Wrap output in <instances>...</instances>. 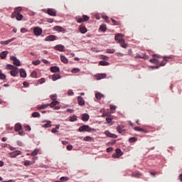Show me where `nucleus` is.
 Here are the masks:
<instances>
[{"mask_svg": "<svg viewBox=\"0 0 182 182\" xmlns=\"http://www.w3.org/2000/svg\"><path fill=\"white\" fill-rule=\"evenodd\" d=\"M123 36H124L123 34L117 33L114 36V41H116L117 43H119L121 48L126 49L127 48V43H126V41H124Z\"/></svg>", "mask_w": 182, "mask_h": 182, "instance_id": "f257e3e1", "label": "nucleus"}, {"mask_svg": "<svg viewBox=\"0 0 182 182\" xmlns=\"http://www.w3.org/2000/svg\"><path fill=\"white\" fill-rule=\"evenodd\" d=\"M90 18L87 15H83L82 17H76V21L77 23H82V22H87Z\"/></svg>", "mask_w": 182, "mask_h": 182, "instance_id": "f03ea898", "label": "nucleus"}, {"mask_svg": "<svg viewBox=\"0 0 182 182\" xmlns=\"http://www.w3.org/2000/svg\"><path fill=\"white\" fill-rule=\"evenodd\" d=\"M43 12L50 15V16H56V10L55 9H48L47 11L43 10Z\"/></svg>", "mask_w": 182, "mask_h": 182, "instance_id": "7ed1b4c3", "label": "nucleus"}, {"mask_svg": "<svg viewBox=\"0 0 182 182\" xmlns=\"http://www.w3.org/2000/svg\"><path fill=\"white\" fill-rule=\"evenodd\" d=\"M92 130V128H90V127H89V125H82L81 127H79L78 129V132H90V131Z\"/></svg>", "mask_w": 182, "mask_h": 182, "instance_id": "20e7f679", "label": "nucleus"}, {"mask_svg": "<svg viewBox=\"0 0 182 182\" xmlns=\"http://www.w3.org/2000/svg\"><path fill=\"white\" fill-rule=\"evenodd\" d=\"M21 12H22V7H16L14 9V11L12 13L11 17L14 18L16 15L21 14Z\"/></svg>", "mask_w": 182, "mask_h": 182, "instance_id": "39448f33", "label": "nucleus"}, {"mask_svg": "<svg viewBox=\"0 0 182 182\" xmlns=\"http://www.w3.org/2000/svg\"><path fill=\"white\" fill-rule=\"evenodd\" d=\"M42 28H41L40 27H35L33 28V33L35 36H41L42 35Z\"/></svg>", "mask_w": 182, "mask_h": 182, "instance_id": "423d86ee", "label": "nucleus"}, {"mask_svg": "<svg viewBox=\"0 0 182 182\" xmlns=\"http://www.w3.org/2000/svg\"><path fill=\"white\" fill-rule=\"evenodd\" d=\"M21 153L22 152L21 151L17 150V151H15L14 152H10L9 154V156L11 159H15V157H17V156H21Z\"/></svg>", "mask_w": 182, "mask_h": 182, "instance_id": "0eeeda50", "label": "nucleus"}, {"mask_svg": "<svg viewBox=\"0 0 182 182\" xmlns=\"http://www.w3.org/2000/svg\"><path fill=\"white\" fill-rule=\"evenodd\" d=\"M115 153V154H112L113 159H119V157H122L123 155L120 149H117Z\"/></svg>", "mask_w": 182, "mask_h": 182, "instance_id": "6e6552de", "label": "nucleus"}, {"mask_svg": "<svg viewBox=\"0 0 182 182\" xmlns=\"http://www.w3.org/2000/svg\"><path fill=\"white\" fill-rule=\"evenodd\" d=\"M10 59H11V60H13L14 65H15L16 66H21V61H19V60H18V58H16V57L11 56Z\"/></svg>", "mask_w": 182, "mask_h": 182, "instance_id": "1a4fd4ad", "label": "nucleus"}, {"mask_svg": "<svg viewBox=\"0 0 182 182\" xmlns=\"http://www.w3.org/2000/svg\"><path fill=\"white\" fill-rule=\"evenodd\" d=\"M123 129H124V125H118L117 127V131L118 133H119V134H124V133H126V130Z\"/></svg>", "mask_w": 182, "mask_h": 182, "instance_id": "9d476101", "label": "nucleus"}, {"mask_svg": "<svg viewBox=\"0 0 182 182\" xmlns=\"http://www.w3.org/2000/svg\"><path fill=\"white\" fill-rule=\"evenodd\" d=\"M58 39V37L55 35H50L48 36H47L46 38H45V41L46 42H49V41H56Z\"/></svg>", "mask_w": 182, "mask_h": 182, "instance_id": "9b49d317", "label": "nucleus"}, {"mask_svg": "<svg viewBox=\"0 0 182 182\" xmlns=\"http://www.w3.org/2000/svg\"><path fill=\"white\" fill-rule=\"evenodd\" d=\"M105 134L107 136V137H110L111 139H117V135L114 134H112L109 131H105Z\"/></svg>", "mask_w": 182, "mask_h": 182, "instance_id": "f8f14e48", "label": "nucleus"}, {"mask_svg": "<svg viewBox=\"0 0 182 182\" xmlns=\"http://www.w3.org/2000/svg\"><path fill=\"white\" fill-rule=\"evenodd\" d=\"M18 73H19V70L17 67H16L14 70H11L10 71V74L11 76H14V77L18 76Z\"/></svg>", "mask_w": 182, "mask_h": 182, "instance_id": "ddd939ff", "label": "nucleus"}, {"mask_svg": "<svg viewBox=\"0 0 182 182\" xmlns=\"http://www.w3.org/2000/svg\"><path fill=\"white\" fill-rule=\"evenodd\" d=\"M55 50H58L59 52H65V46L62 45H57L54 47Z\"/></svg>", "mask_w": 182, "mask_h": 182, "instance_id": "4468645a", "label": "nucleus"}, {"mask_svg": "<svg viewBox=\"0 0 182 182\" xmlns=\"http://www.w3.org/2000/svg\"><path fill=\"white\" fill-rule=\"evenodd\" d=\"M79 31L80 33H86V32H87V28H86V26L81 25L79 27Z\"/></svg>", "mask_w": 182, "mask_h": 182, "instance_id": "2eb2a0df", "label": "nucleus"}, {"mask_svg": "<svg viewBox=\"0 0 182 182\" xmlns=\"http://www.w3.org/2000/svg\"><path fill=\"white\" fill-rule=\"evenodd\" d=\"M77 102H78V105L80 106H85V100H83V97L78 96L77 97Z\"/></svg>", "mask_w": 182, "mask_h": 182, "instance_id": "dca6fc26", "label": "nucleus"}, {"mask_svg": "<svg viewBox=\"0 0 182 182\" xmlns=\"http://www.w3.org/2000/svg\"><path fill=\"white\" fill-rule=\"evenodd\" d=\"M97 80H101V79H106V74H97L95 75Z\"/></svg>", "mask_w": 182, "mask_h": 182, "instance_id": "f3484780", "label": "nucleus"}, {"mask_svg": "<svg viewBox=\"0 0 182 182\" xmlns=\"http://www.w3.org/2000/svg\"><path fill=\"white\" fill-rule=\"evenodd\" d=\"M16 39L15 38H11L9 40L5 41H1V45H9V43H11V42H14V40Z\"/></svg>", "mask_w": 182, "mask_h": 182, "instance_id": "a211bd4d", "label": "nucleus"}, {"mask_svg": "<svg viewBox=\"0 0 182 182\" xmlns=\"http://www.w3.org/2000/svg\"><path fill=\"white\" fill-rule=\"evenodd\" d=\"M153 58H154L149 60V62H151V63H159V60L156 59V58H159V55L154 54Z\"/></svg>", "mask_w": 182, "mask_h": 182, "instance_id": "6ab92c4d", "label": "nucleus"}, {"mask_svg": "<svg viewBox=\"0 0 182 182\" xmlns=\"http://www.w3.org/2000/svg\"><path fill=\"white\" fill-rule=\"evenodd\" d=\"M15 132H20V130H22V125H21L20 123H17L15 124L14 127Z\"/></svg>", "mask_w": 182, "mask_h": 182, "instance_id": "aec40b11", "label": "nucleus"}, {"mask_svg": "<svg viewBox=\"0 0 182 182\" xmlns=\"http://www.w3.org/2000/svg\"><path fill=\"white\" fill-rule=\"evenodd\" d=\"M60 69L58 67L56 66H53L50 68V72H52L53 73H58V72H60Z\"/></svg>", "mask_w": 182, "mask_h": 182, "instance_id": "412c9836", "label": "nucleus"}, {"mask_svg": "<svg viewBox=\"0 0 182 182\" xmlns=\"http://www.w3.org/2000/svg\"><path fill=\"white\" fill-rule=\"evenodd\" d=\"M19 72L21 77H26V71H25V69L21 68Z\"/></svg>", "mask_w": 182, "mask_h": 182, "instance_id": "4be33fe9", "label": "nucleus"}, {"mask_svg": "<svg viewBox=\"0 0 182 182\" xmlns=\"http://www.w3.org/2000/svg\"><path fill=\"white\" fill-rule=\"evenodd\" d=\"M134 129L135 130V132H141V133H147V131L141 128L140 127H135L134 128Z\"/></svg>", "mask_w": 182, "mask_h": 182, "instance_id": "5701e85b", "label": "nucleus"}, {"mask_svg": "<svg viewBox=\"0 0 182 182\" xmlns=\"http://www.w3.org/2000/svg\"><path fill=\"white\" fill-rule=\"evenodd\" d=\"M89 119H90L89 114H83L82 115V120L83 122H87V121L89 120Z\"/></svg>", "mask_w": 182, "mask_h": 182, "instance_id": "b1692460", "label": "nucleus"}, {"mask_svg": "<svg viewBox=\"0 0 182 182\" xmlns=\"http://www.w3.org/2000/svg\"><path fill=\"white\" fill-rule=\"evenodd\" d=\"M60 75L59 74H54L52 75V80H53V82L58 80V79H60Z\"/></svg>", "mask_w": 182, "mask_h": 182, "instance_id": "393cba45", "label": "nucleus"}, {"mask_svg": "<svg viewBox=\"0 0 182 182\" xmlns=\"http://www.w3.org/2000/svg\"><path fill=\"white\" fill-rule=\"evenodd\" d=\"M60 60L63 63H68L69 60L65 55H60Z\"/></svg>", "mask_w": 182, "mask_h": 182, "instance_id": "a878e982", "label": "nucleus"}, {"mask_svg": "<svg viewBox=\"0 0 182 182\" xmlns=\"http://www.w3.org/2000/svg\"><path fill=\"white\" fill-rule=\"evenodd\" d=\"M43 127H46V129L52 127V122L46 121V124H43Z\"/></svg>", "mask_w": 182, "mask_h": 182, "instance_id": "bb28decb", "label": "nucleus"}, {"mask_svg": "<svg viewBox=\"0 0 182 182\" xmlns=\"http://www.w3.org/2000/svg\"><path fill=\"white\" fill-rule=\"evenodd\" d=\"M49 104H45V105H41L40 106L38 107V110H42L43 109H46L47 107H48Z\"/></svg>", "mask_w": 182, "mask_h": 182, "instance_id": "cd10ccee", "label": "nucleus"}, {"mask_svg": "<svg viewBox=\"0 0 182 182\" xmlns=\"http://www.w3.org/2000/svg\"><path fill=\"white\" fill-rule=\"evenodd\" d=\"M6 55H8V51H3L0 53V58L1 59H5V58H6Z\"/></svg>", "mask_w": 182, "mask_h": 182, "instance_id": "c85d7f7f", "label": "nucleus"}, {"mask_svg": "<svg viewBox=\"0 0 182 182\" xmlns=\"http://www.w3.org/2000/svg\"><path fill=\"white\" fill-rule=\"evenodd\" d=\"M17 21H22L23 19V16L22 14H16V16L14 17Z\"/></svg>", "mask_w": 182, "mask_h": 182, "instance_id": "c756f323", "label": "nucleus"}, {"mask_svg": "<svg viewBox=\"0 0 182 182\" xmlns=\"http://www.w3.org/2000/svg\"><path fill=\"white\" fill-rule=\"evenodd\" d=\"M141 176V173H140V172H134L132 174V177H136V178H139V177H140Z\"/></svg>", "mask_w": 182, "mask_h": 182, "instance_id": "7c9ffc66", "label": "nucleus"}, {"mask_svg": "<svg viewBox=\"0 0 182 182\" xmlns=\"http://www.w3.org/2000/svg\"><path fill=\"white\" fill-rule=\"evenodd\" d=\"M69 122H77V117L76 115H73V117H70Z\"/></svg>", "mask_w": 182, "mask_h": 182, "instance_id": "2f4dec72", "label": "nucleus"}, {"mask_svg": "<svg viewBox=\"0 0 182 182\" xmlns=\"http://www.w3.org/2000/svg\"><path fill=\"white\" fill-rule=\"evenodd\" d=\"M16 67H15L14 65H12L11 64H8L6 66V69H7L8 70H13L14 68H16Z\"/></svg>", "mask_w": 182, "mask_h": 182, "instance_id": "473e14b6", "label": "nucleus"}, {"mask_svg": "<svg viewBox=\"0 0 182 182\" xmlns=\"http://www.w3.org/2000/svg\"><path fill=\"white\" fill-rule=\"evenodd\" d=\"M95 97H96V99H97V100H100V99H102V97H103V95L100 92H97L95 94Z\"/></svg>", "mask_w": 182, "mask_h": 182, "instance_id": "72a5a7b5", "label": "nucleus"}, {"mask_svg": "<svg viewBox=\"0 0 182 182\" xmlns=\"http://www.w3.org/2000/svg\"><path fill=\"white\" fill-rule=\"evenodd\" d=\"M136 58H139V59H149L147 55L146 54H142V55H137Z\"/></svg>", "mask_w": 182, "mask_h": 182, "instance_id": "f704fd0d", "label": "nucleus"}, {"mask_svg": "<svg viewBox=\"0 0 182 182\" xmlns=\"http://www.w3.org/2000/svg\"><path fill=\"white\" fill-rule=\"evenodd\" d=\"M84 141H92L93 138H92L90 136H87L83 138Z\"/></svg>", "mask_w": 182, "mask_h": 182, "instance_id": "c9c22d12", "label": "nucleus"}, {"mask_svg": "<svg viewBox=\"0 0 182 182\" xmlns=\"http://www.w3.org/2000/svg\"><path fill=\"white\" fill-rule=\"evenodd\" d=\"M99 65H100L101 66H109V63L102 60L99 62Z\"/></svg>", "mask_w": 182, "mask_h": 182, "instance_id": "e433bc0d", "label": "nucleus"}, {"mask_svg": "<svg viewBox=\"0 0 182 182\" xmlns=\"http://www.w3.org/2000/svg\"><path fill=\"white\" fill-rule=\"evenodd\" d=\"M58 103H59L58 101H53V102H51L50 104H49V106L50 107H55V106H56V105H58Z\"/></svg>", "mask_w": 182, "mask_h": 182, "instance_id": "4c0bfd02", "label": "nucleus"}, {"mask_svg": "<svg viewBox=\"0 0 182 182\" xmlns=\"http://www.w3.org/2000/svg\"><path fill=\"white\" fill-rule=\"evenodd\" d=\"M33 163H35V162H32L31 161L26 160L24 161V166H32Z\"/></svg>", "mask_w": 182, "mask_h": 182, "instance_id": "58836bf2", "label": "nucleus"}, {"mask_svg": "<svg viewBox=\"0 0 182 182\" xmlns=\"http://www.w3.org/2000/svg\"><path fill=\"white\" fill-rule=\"evenodd\" d=\"M129 143H136L137 141V138L136 137H131L129 139Z\"/></svg>", "mask_w": 182, "mask_h": 182, "instance_id": "ea45409f", "label": "nucleus"}, {"mask_svg": "<svg viewBox=\"0 0 182 182\" xmlns=\"http://www.w3.org/2000/svg\"><path fill=\"white\" fill-rule=\"evenodd\" d=\"M32 117H41V114L38 112H34L32 113Z\"/></svg>", "mask_w": 182, "mask_h": 182, "instance_id": "a19ab883", "label": "nucleus"}, {"mask_svg": "<svg viewBox=\"0 0 182 182\" xmlns=\"http://www.w3.org/2000/svg\"><path fill=\"white\" fill-rule=\"evenodd\" d=\"M39 153V149H36L33 152H31V156H36Z\"/></svg>", "mask_w": 182, "mask_h": 182, "instance_id": "79ce46f5", "label": "nucleus"}, {"mask_svg": "<svg viewBox=\"0 0 182 182\" xmlns=\"http://www.w3.org/2000/svg\"><path fill=\"white\" fill-rule=\"evenodd\" d=\"M54 29L55 31H58V32H62V31H63V28H62V27H60L59 26H55Z\"/></svg>", "mask_w": 182, "mask_h": 182, "instance_id": "37998d69", "label": "nucleus"}, {"mask_svg": "<svg viewBox=\"0 0 182 182\" xmlns=\"http://www.w3.org/2000/svg\"><path fill=\"white\" fill-rule=\"evenodd\" d=\"M111 21H112L113 25H115V26L120 25V22L119 21H116V20H114L113 18H111Z\"/></svg>", "mask_w": 182, "mask_h": 182, "instance_id": "c03bdc74", "label": "nucleus"}, {"mask_svg": "<svg viewBox=\"0 0 182 182\" xmlns=\"http://www.w3.org/2000/svg\"><path fill=\"white\" fill-rule=\"evenodd\" d=\"M100 31H102V32H106V29H107V27H106V25L105 24H103L100 26Z\"/></svg>", "mask_w": 182, "mask_h": 182, "instance_id": "a18cd8bd", "label": "nucleus"}, {"mask_svg": "<svg viewBox=\"0 0 182 182\" xmlns=\"http://www.w3.org/2000/svg\"><path fill=\"white\" fill-rule=\"evenodd\" d=\"M60 181H69V177L63 176L60 178Z\"/></svg>", "mask_w": 182, "mask_h": 182, "instance_id": "49530a36", "label": "nucleus"}, {"mask_svg": "<svg viewBox=\"0 0 182 182\" xmlns=\"http://www.w3.org/2000/svg\"><path fill=\"white\" fill-rule=\"evenodd\" d=\"M72 73H79V72H80V69L79 68H73L71 70Z\"/></svg>", "mask_w": 182, "mask_h": 182, "instance_id": "de8ad7c7", "label": "nucleus"}, {"mask_svg": "<svg viewBox=\"0 0 182 182\" xmlns=\"http://www.w3.org/2000/svg\"><path fill=\"white\" fill-rule=\"evenodd\" d=\"M102 18L105 19L107 23H110V21H109V17L107 16H103Z\"/></svg>", "mask_w": 182, "mask_h": 182, "instance_id": "09e8293b", "label": "nucleus"}, {"mask_svg": "<svg viewBox=\"0 0 182 182\" xmlns=\"http://www.w3.org/2000/svg\"><path fill=\"white\" fill-rule=\"evenodd\" d=\"M166 63H167V60L164 59L160 63V66H166Z\"/></svg>", "mask_w": 182, "mask_h": 182, "instance_id": "8fccbe9b", "label": "nucleus"}, {"mask_svg": "<svg viewBox=\"0 0 182 182\" xmlns=\"http://www.w3.org/2000/svg\"><path fill=\"white\" fill-rule=\"evenodd\" d=\"M107 53H114V48H109L107 49Z\"/></svg>", "mask_w": 182, "mask_h": 182, "instance_id": "3c124183", "label": "nucleus"}, {"mask_svg": "<svg viewBox=\"0 0 182 182\" xmlns=\"http://www.w3.org/2000/svg\"><path fill=\"white\" fill-rule=\"evenodd\" d=\"M32 63L35 65V66H37V65H41V60L33 61Z\"/></svg>", "mask_w": 182, "mask_h": 182, "instance_id": "603ef678", "label": "nucleus"}, {"mask_svg": "<svg viewBox=\"0 0 182 182\" xmlns=\"http://www.w3.org/2000/svg\"><path fill=\"white\" fill-rule=\"evenodd\" d=\"M26 132H31V126L29 125H26L25 127H24Z\"/></svg>", "mask_w": 182, "mask_h": 182, "instance_id": "864d4df0", "label": "nucleus"}, {"mask_svg": "<svg viewBox=\"0 0 182 182\" xmlns=\"http://www.w3.org/2000/svg\"><path fill=\"white\" fill-rule=\"evenodd\" d=\"M6 76L5 75V74L0 73V79H1V80H4V79H6Z\"/></svg>", "mask_w": 182, "mask_h": 182, "instance_id": "5fc2aeb1", "label": "nucleus"}, {"mask_svg": "<svg viewBox=\"0 0 182 182\" xmlns=\"http://www.w3.org/2000/svg\"><path fill=\"white\" fill-rule=\"evenodd\" d=\"M68 96H73V95H75V93L73 92V90H69L68 92Z\"/></svg>", "mask_w": 182, "mask_h": 182, "instance_id": "6e6d98bb", "label": "nucleus"}, {"mask_svg": "<svg viewBox=\"0 0 182 182\" xmlns=\"http://www.w3.org/2000/svg\"><path fill=\"white\" fill-rule=\"evenodd\" d=\"M51 100L56 101V95H52L50 96Z\"/></svg>", "mask_w": 182, "mask_h": 182, "instance_id": "4d7b16f0", "label": "nucleus"}, {"mask_svg": "<svg viewBox=\"0 0 182 182\" xmlns=\"http://www.w3.org/2000/svg\"><path fill=\"white\" fill-rule=\"evenodd\" d=\"M21 33H26V32H28V30L25 28H21Z\"/></svg>", "mask_w": 182, "mask_h": 182, "instance_id": "13d9d810", "label": "nucleus"}, {"mask_svg": "<svg viewBox=\"0 0 182 182\" xmlns=\"http://www.w3.org/2000/svg\"><path fill=\"white\" fill-rule=\"evenodd\" d=\"M31 77H36L37 74L36 71H33L31 74Z\"/></svg>", "mask_w": 182, "mask_h": 182, "instance_id": "bf43d9fd", "label": "nucleus"}, {"mask_svg": "<svg viewBox=\"0 0 182 182\" xmlns=\"http://www.w3.org/2000/svg\"><path fill=\"white\" fill-rule=\"evenodd\" d=\"M23 85L24 86V87H29V83H28L27 82H23Z\"/></svg>", "mask_w": 182, "mask_h": 182, "instance_id": "052dcab7", "label": "nucleus"}, {"mask_svg": "<svg viewBox=\"0 0 182 182\" xmlns=\"http://www.w3.org/2000/svg\"><path fill=\"white\" fill-rule=\"evenodd\" d=\"M73 146H72V145L67 146V150L70 151V150H73Z\"/></svg>", "mask_w": 182, "mask_h": 182, "instance_id": "680f3d73", "label": "nucleus"}, {"mask_svg": "<svg viewBox=\"0 0 182 182\" xmlns=\"http://www.w3.org/2000/svg\"><path fill=\"white\" fill-rule=\"evenodd\" d=\"M110 109L111 110H116V106L115 105H109Z\"/></svg>", "mask_w": 182, "mask_h": 182, "instance_id": "e2e57ef3", "label": "nucleus"}, {"mask_svg": "<svg viewBox=\"0 0 182 182\" xmlns=\"http://www.w3.org/2000/svg\"><path fill=\"white\" fill-rule=\"evenodd\" d=\"M110 151H113L112 147H109L107 149V153H110Z\"/></svg>", "mask_w": 182, "mask_h": 182, "instance_id": "0e129e2a", "label": "nucleus"}, {"mask_svg": "<svg viewBox=\"0 0 182 182\" xmlns=\"http://www.w3.org/2000/svg\"><path fill=\"white\" fill-rule=\"evenodd\" d=\"M112 119L110 118V117H107V118H106V122H107V123H110V122H112Z\"/></svg>", "mask_w": 182, "mask_h": 182, "instance_id": "69168bd1", "label": "nucleus"}, {"mask_svg": "<svg viewBox=\"0 0 182 182\" xmlns=\"http://www.w3.org/2000/svg\"><path fill=\"white\" fill-rule=\"evenodd\" d=\"M39 83L42 85V83H45V78H41L39 80Z\"/></svg>", "mask_w": 182, "mask_h": 182, "instance_id": "338daca9", "label": "nucleus"}, {"mask_svg": "<svg viewBox=\"0 0 182 182\" xmlns=\"http://www.w3.org/2000/svg\"><path fill=\"white\" fill-rule=\"evenodd\" d=\"M2 182H15V181H14V180H12V179H10V180H9V181H2Z\"/></svg>", "mask_w": 182, "mask_h": 182, "instance_id": "774afa93", "label": "nucleus"}]
</instances>
